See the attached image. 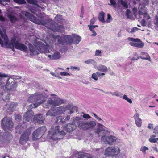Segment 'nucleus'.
<instances>
[{
    "instance_id": "4",
    "label": "nucleus",
    "mask_w": 158,
    "mask_h": 158,
    "mask_svg": "<svg viewBox=\"0 0 158 158\" xmlns=\"http://www.w3.org/2000/svg\"><path fill=\"white\" fill-rule=\"evenodd\" d=\"M46 100L45 98L40 93H35L30 95L28 97L27 101L31 103L36 102L35 103L30 105V108H36Z\"/></svg>"
},
{
    "instance_id": "18",
    "label": "nucleus",
    "mask_w": 158,
    "mask_h": 158,
    "mask_svg": "<svg viewBox=\"0 0 158 158\" xmlns=\"http://www.w3.org/2000/svg\"><path fill=\"white\" fill-rule=\"evenodd\" d=\"M34 114V112L32 110H29L27 112L23 115V122L25 123L27 121L30 122L31 121Z\"/></svg>"
},
{
    "instance_id": "17",
    "label": "nucleus",
    "mask_w": 158,
    "mask_h": 158,
    "mask_svg": "<svg viewBox=\"0 0 158 158\" xmlns=\"http://www.w3.org/2000/svg\"><path fill=\"white\" fill-rule=\"evenodd\" d=\"M101 131H103L104 135L106 134L108 135L109 134L111 133L110 130H107L106 127L100 123H98V127L97 128L96 132L99 135Z\"/></svg>"
},
{
    "instance_id": "33",
    "label": "nucleus",
    "mask_w": 158,
    "mask_h": 158,
    "mask_svg": "<svg viewBox=\"0 0 158 158\" xmlns=\"http://www.w3.org/2000/svg\"><path fill=\"white\" fill-rule=\"evenodd\" d=\"M99 20L102 23H104L105 21L104 20V13L103 12L100 13L98 17Z\"/></svg>"
},
{
    "instance_id": "11",
    "label": "nucleus",
    "mask_w": 158,
    "mask_h": 158,
    "mask_svg": "<svg viewBox=\"0 0 158 158\" xmlns=\"http://www.w3.org/2000/svg\"><path fill=\"white\" fill-rule=\"evenodd\" d=\"M56 23L51 19L47 20L46 26L47 28L52 30L53 31H58L62 32L64 30V27L63 26H58L56 27Z\"/></svg>"
},
{
    "instance_id": "54",
    "label": "nucleus",
    "mask_w": 158,
    "mask_h": 158,
    "mask_svg": "<svg viewBox=\"0 0 158 158\" xmlns=\"http://www.w3.org/2000/svg\"><path fill=\"white\" fill-rule=\"evenodd\" d=\"M126 14L127 16L130 19H131V17L130 16V15L131 14V12L129 10L127 9V10Z\"/></svg>"
},
{
    "instance_id": "27",
    "label": "nucleus",
    "mask_w": 158,
    "mask_h": 158,
    "mask_svg": "<svg viewBox=\"0 0 158 158\" xmlns=\"http://www.w3.org/2000/svg\"><path fill=\"white\" fill-rule=\"evenodd\" d=\"M139 15H142L143 13L146 11L145 7L143 5L140 4L139 7Z\"/></svg>"
},
{
    "instance_id": "56",
    "label": "nucleus",
    "mask_w": 158,
    "mask_h": 158,
    "mask_svg": "<svg viewBox=\"0 0 158 158\" xmlns=\"http://www.w3.org/2000/svg\"><path fill=\"white\" fill-rule=\"evenodd\" d=\"M83 157L82 158H91L90 156L87 153H84L83 155Z\"/></svg>"
},
{
    "instance_id": "47",
    "label": "nucleus",
    "mask_w": 158,
    "mask_h": 158,
    "mask_svg": "<svg viewBox=\"0 0 158 158\" xmlns=\"http://www.w3.org/2000/svg\"><path fill=\"white\" fill-rule=\"evenodd\" d=\"M60 74L62 76H69L70 74L66 72H60Z\"/></svg>"
},
{
    "instance_id": "39",
    "label": "nucleus",
    "mask_w": 158,
    "mask_h": 158,
    "mask_svg": "<svg viewBox=\"0 0 158 158\" xmlns=\"http://www.w3.org/2000/svg\"><path fill=\"white\" fill-rule=\"evenodd\" d=\"M154 23L157 27H158V16L156 15L155 16Z\"/></svg>"
},
{
    "instance_id": "19",
    "label": "nucleus",
    "mask_w": 158,
    "mask_h": 158,
    "mask_svg": "<svg viewBox=\"0 0 158 158\" xmlns=\"http://www.w3.org/2000/svg\"><path fill=\"white\" fill-rule=\"evenodd\" d=\"M17 103L15 102H9L5 106V108L8 112L13 111L16 106Z\"/></svg>"
},
{
    "instance_id": "32",
    "label": "nucleus",
    "mask_w": 158,
    "mask_h": 158,
    "mask_svg": "<svg viewBox=\"0 0 158 158\" xmlns=\"http://www.w3.org/2000/svg\"><path fill=\"white\" fill-rule=\"evenodd\" d=\"M8 17L10 19V21L12 23H14L17 20V19L15 16H14L11 14H10L8 15Z\"/></svg>"
},
{
    "instance_id": "24",
    "label": "nucleus",
    "mask_w": 158,
    "mask_h": 158,
    "mask_svg": "<svg viewBox=\"0 0 158 158\" xmlns=\"http://www.w3.org/2000/svg\"><path fill=\"white\" fill-rule=\"evenodd\" d=\"M10 94L8 93H5L4 94H0V100H3L4 101L9 100L10 99Z\"/></svg>"
},
{
    "instance_id": "51",
    "label": "nucleus",
    "mask_w": 158,
    "mask_h": 158,
    "mask_svg": "<svg viewBox=\"0 0 158 158\" xmlns=\"http://www.w3.org/2000/svg\"><path fill=\"white\" fill-rule=\"evenodd\" d=\"M94 62V60L92 59H88L85 61V63L87 64L92 63Z\"/></svg>"
},
{
    "instance_id": "60",
    "label": "nucleus",
    "mask_w": 158,
    "mask_h": 158,
    "mask_svg": "<svg viewBox=\"0 0 158 158\" xmlns=\"http://www.w3.org/2000/svg\"><path fill=\"white\" fill-rule=\"evenodd\" d=\"M135 56H136L137 57H133L131 59V60H138V59L140 58L138 56V55H137V53H135Z\"/></svg>"
},
{
    "instance_id": "48",
    "label": "nucleus",
    "mask_w": 158,
    "mask_h": 158,
    "mask_svg": "<svg viewBox=\"0 0 158 158\" xmlns=\"http://www.w3.org/2000/svg\"><path fill=\"white\" fill-rule=\"evenodd\" d=\"M101 51L99 50H97L95 52V55L96 56H101Z\"/></svg>"
},
{
    "instance_id": "28",
    "label": "nucleus",
    "mask_w": 158,
    "mask_h": 158,
    "mask_svg": "<svg viewBox=\"0 0 158 158\" xmlns=\"http://www.w3.org/2000/svg\"><path fill=\"white\" fill-rule=\"evenodd\" d=\"M70 118V116H67L66 118L64 119L61 116H59L58 118L57 122L59 123H64L66 120H68Z\"/></svg>"
},
{
    "instance_id": "36",
    "label": "nucleus",
    "mask_w": 158,
    "mask_h": 158,
    "mask_svg": "<svg viewBox=\"0 0 158 158\" xmlns=\"http://www.w3.org/2000/svg\"><path fill=\"white\" fill-rule=\"evenodd\" d=\"M62 19V16L61 15H57L56 17H55V20L57 22H59Z\"/></svg>"
},
{
    "instance_id": "20",
    "label": "nucleus",
    "mask_w": 158,
    "mask_h": 158,
    "mask_svg": "<svg viewBox=\"0 0 158 158\" xmlns=\"http://www.w3.org/2000/svg\"><path fill=\"white\" fill-rule=\"evenodd\" d=\"M127 40L130 41L136 42L135 46L136 47L142 48L144 46V43L139 39L129 37L127 38Z\"/></svg>"
},
{
    "instance_id": "13",
    "label": "nucleus",
    "mask_w": 158,
    "mask_h": 158,
    "mask_svg": "<svg viewBox=\"0 0 158 158\" xmlns=\"http://www.w3.org/2000/svg\"><path fill=\"white\" fill-rule=\"evenodd\" d=\"M119 153V149L117 147H108L105 151L104 155L106 156H114Z\"/></svg>"
},
{
    "instance_id": "2",
    "label": "nucleus",
    "mask_w": 158,
    "mask_h": 158,
    "mask_svg": "<svg viewBox=\"0 0 158 158\" xmlns=\"http://www.w3.org/2000/svg\"><path fill=\"white\" fill-rule=\"evenodd\" d=\"M74 107L72 105H68L52 108L46 113L47 116H56L57 115L67 113L71 114L73 113Z\"/></svg>"
},
{
    "instance_id": "62",
    "label": "nucleus",
    "mask_w": 158,
    "mask_h": 158,
    "mask_svg": "<svg viewBox=\"0 0 158 158\" xmlns=\"http://www.w3.org/2000/svg\"><path fill=\"white\" fill-rule=\"evenodd\" d=\"M136 42L131 41L129 43V44L131 46L135 47Z\"/></svg>"
},
{
    "instance_id": "64",
    "label": "nucleus",
    "mask_w": 158,
    "mask_h": 158,
    "mask_svg": "<svg viewBox=\"0 0 158 158\" xmlns=\"http://www.w3.org/2000/svg\"><path fill=\"white\" fill-rule=\"evenodd\" d=\"M149 2V0H143V4L145 5H147Z\"/></svg>"
},
{
    "instance_id": "22",
    "label": "nucleus",
    "mask_w": 158,
    "mask_h": 158,
    "mask_svg": "<svg viewBox=\"0 0 158 158\" xmlns=\"http://www.w3.org/2000/svg\"><path fill=\"white\" fill-rule=\"evenodd\" d=\"M44 120V118L41 114H39L35 116L33 118V120L35 123H37L40 124H42L43 123Z\"/></svg>"
},
{
    "instance_id": "45",
    "label": "nucleus",
    "mask_w": 158,
    "mask_h": 158,
    "mask_svg": "<svg viewBox=\"0 0 158 158\" xmlns=\"http://www.w3.org/2000/svg\"><path fill=\"white\" fill-rule=\"evenodd\" d=\"M153 133L158 135V125L156 126L153 129Z\"/></svg>"
},
{
    "instance_id": "26",
    "label": "nucleus",
    "mask_w": 158,
    "mask_h": 158,
    "mask_svg": "<svg viewBox=\"0 0 158 158\" xmlns=\"http://www.w3.org/2000/svg\"><path fill=\"white\" fill-rule=\"evenodd\" d=\"M97 69L98 70L103 72H106L108 71L107 67L104 65H99L97 66Z\"/></svg>"
},
{
    "instance_id": "46",
    "label": "nucleus",
    "mask_w": 158,
    "mask_h": 158,
    "mask_svg": "<svg viewBox=\"0 0 158 158\" xmlns=\"http://www.w3.org/2000/svg\"><path fill=\"white\" fill-rule=\"evenodd\" d=\"M14 1L15 2L20 4H24L26 2L24 0H14Z\"/></svg>"
},
{
    "instance_id": "7",
    "label": "nucleus",
    "mask_w": 158,
    "mask_h": 158,
    "mask_svg": "<svg viewBox=\"0 0 158 158\" xmlns=\"http://www.w3.org/2000/svg\"><path fill=\"white\" fill-rule=\"evenodd\" d=\"M15 76H11L8 78L6 80V84L5 86V89L4 90H14L16 88L17 86L16 83L14 81V79H20L21 78L20 77H18V78H15Z\"/></svg>"
},
{
    "instance_id": "12",
    "label": "nucleus",
    "mask_w": 158,
    "mask_h": 158,
    "mask_svg": "<svg viewBox=\"0 0 158 158\" xmlns=\"http://www.w3.org/2000/svg\"><path fill=\"white\" fill-rule=\"evenodd\" d=\"M46 130V127L42 126L36 129L33 133L32 139L34 141L38 140L44 135Z\"/></svg>"
},
{
    "instance_id": "9",
    "label": "nucleus",
    "mask_w": 158,
    "mask_h": 158,
    "mask_svg": "<svg viewBox=\"0 0 158 158\" xmlns=\"http://www.w3.org/2000/svg\"><path fill=\"white\" fill-rule=\"evenodd\" d=\"M1 124L3 129L5 130L11 131L13 127V123L10 118H4L2 120Z\"/></svg>"
},
{
    "instance_id": "31",
    "label": "nucleus",
    "mask_w": 158,
    "mask_h": 158,
    "mask_svg": "<svg viewBox=\"0 0 158 158\" xmlns=\"http://www.w3.org/2000/svg\"><path fill=\"white\" fill-rule=\"evenodd\" d=\"M110 93L112 94V95H115L116 96L118 97H120V98H122V94L120 92H118L117 91H116L115 92H106V94H108Z\"/></svg>"
},
{
    "instance_id": "41",
    "label": "nucleus",
    "mask_w": 158,
    "mask_h": 158,
    "mask_svg": "<svg viewBox=\"0 0 158 158\" xmlns=\"http://www.w3.org/2000/svg\"><path fill=\"white\" fill-rule=\"evenodd\" d=\"M142 15H143V17L147 20H148L151 18L149 15L147 13H143Z\"/></svg>"
},
{
    "instance_id": "55",
    "label": "nucleus",
    "mask_w": 158,
    "mask_h": 158,
    "mask_svg": "<svg viewBox=\"0 0 158 158\" xmlns=\"http://www.w3.org/2000/svg\"><path fill=\"white\" fill-rule=\"evenodd\" d=\"M21 118V116L19 114H16L15 116V118L16 120L19 121Z\"/></svg>"
},
{
    "instance_id": "57",
    "label": "nucleus",
    "mask_w": 158,
    "mask_h": 158,
    "mask_svg": "<svg viewBox=\"0 0 158 158\" xmlns=\"http://www.w3.org/2000/svg\"><path fill=\"white\" fill-rule=\"evenodd\" d=\"M153 124L152 123H149L148 124L147 127L150 129H153Z\"/></svg>"
},
{
    "instance_id": "52",
    "label": "nucleus",
    "mask_w": 158,
    "mask_h": 158,
    "mask_svg": "<svg viewBox=\"0 0 158 158\" xmlns=\"http://www.w3.org/2000/svg\"><path fill=\"white\" fill-rule=\"evenodd\" d=\"M139 30L136 27H134L131 30L130 33H132Z\"/></svg>"
},
{
    "instance_id": "16",
    "label": "nucleus",
    "mask_w": 158,
    "mask_h": 158,
    "mask_svg": "<svg viewBox=\"0 0 158 158\" xmlns=\"http://www.w3.org/2000/svg\"><path fill=\"white\" fill-rule=\"evenodd\" d=\"M32 130V128L31 127L24 131L21 136L19 142L20 144H24L26 142L29 140V136L30 135Z\"/></svg>"
},
{
    "instance_id": "8",
    "label": "nucleus",
    "mask_w": 158,
    "mask_h": 158,
    "mask_svg": "<svg viewBox=\"0 0 158 158\" xmlns=\"http://www.w3.org/2000/svg\"><path fill=\"white\" fill-rule=\"evenodd\" d=\"M51 96H53V98L50 99L47 101V105L44 106L45 108H49L52 106H58L64 102V100L59 98L56 95L51 94Z\"/></svg>"
},
{
    "instance_id": "34",
    "label": "nucleus",
    "mask_w": 158,
    "mask_h": 158,
    "mask_svg": "<svg viewBox=\"0 0 158 158\" xmlns=\"http://www.w3.org/2000/svg\"><path fill=\"white\" fill-rule=\"evenodd\" d=\"M149 150V148L145 146H143L140 148V150L144 154L146 153V151Z\"/></svg>"
},
{
    "instance_id": "44",
    "label": "nucleus",
    "mask_w": 158,
    "mask_h": 158,
    "mask_svg": "<svg viewBox=\"0 0 158 158\" xmlns=\"http://www.w3.org/2000/svg\"><path fill=\"white\" fill-rule=\"evenodd\" d=\"M92 114L94 116L95 118H96L98 121H101L102 122H103V121L102 120L100 117H98L95 113H92Z\"/></svg>"
},
{
    "instance_id": "15",
    "label": "nucleus",
    "mask_w": 158,
    "mask_h": 158,
    "mask_svg": "<svg viewBox=\"0 0 158 158\" xmlns=\"http://www.w3.org/2000/svg\"><path fill=\"white\" fill-rule=\"evenodd\" d=\"M112 132L111 131V133L109 135H103L102 137V141L106 144H110L112 142L115 141L116 139V137L112 136Z\"/></svg>"
},
{
    "instance_id": "25",
    "label": "nucleus",
    "mask_w": 158,
    "mask_h": 158,
    "mask_svg": "<svg viewBox=\"0 0 158 158\" xmlns=\"http://www.w3.org/2000/svg\"><path fill=\"white\" fill-rule=\"evenodd\" d=\"M141 54L142 56L140 57V58L143 59L151 61L150 57L148 53L146 52H142Z\"/></svg>"
},
{
    "instance_id": "59",
    "label": "nucleus",
    "mask_w": 158,
    "mask_h": 158,
    "mask_svg": "<svg viewBox=\"0 0 158 158\" xmlns=\"http://www.w3.org/2000/svg\"><path fill=\"white\" fill-rule=\"evenodd\" d=\"M83 117L85 118H90V116L88 114H85L83 115Z\"/></svg>"
},
{
    "instance_id": "6",
    "label": "nucleus",
    "mask_w": 158,
    "mask_h": 158,
    "mask_svg": "<svg viewBox=\"0 0 158 158\" xmlns=\"http://www.w3.org/2000/svg\"><path fill=\"white\" fill-rule=\"evenodd\" d=\"M51 37L55 40H57L58 44L63 45L70 44L73 41V38L70 35H62L60 36L59 35H56L54 34H52Z\"/></svg>"
},
{
    "instance_id": "29",
    "label": "nucleus",
    "mask_w": 158,
    "mask_h": 158,
    "mask_svg": "<svg viewBox=\"0 0 158 158\" xmlns=\"http://www.w3.org/2000/svg\"><path fill=\"white\" fill-rule=\"evenodd\" d=\"M156 135H151L150 138L149 139V141L152 143H156L158 141V138H156Z\"/></svg>"
},
{
    "instance_id": "40",
    "label": "nucleus",
    "mask_w": 158,
    "mask_h": 158,
    "mask_svg": "<svg viewBox=\"0 0 158 158\" xmlns=\"http://www.w3.org/2000/svg\"><path fill=\"white\" fill-rule=\"evenodd\" d=\"M112 21V18H111V15L110 14H107V19L105 22L107 23H109L110 22H111Z\"/></svg>"
},
{
    "instance_id": "38",
    "label": "nucleus",
    "mask_w": 158,
    "mask_h": 158,
    "mask_svg": "<svg viewBox=\"0 0 158 158\" xmlns=\"http://www.w3.org/2000/svg\"><path fill=\"white\" fill-rule=\"evenodd\" d=\"M123 98L126 100L130 103H131L132 102V100L129 98L126 95L124 94L123 95Z\"/></svg>"
},
{
    "instance_id": "37",
    "label": "nucleus",
    "mask_w": 158,
    "mask_h": 158,
    "mask_svg": "<svg viewBox=\"0 0 158 158\" xmlns=\"http://www.w3.org/2000/svg\"><path fill=\"white\" fill-rule=\"evenodd\" d=\"M22 130V127L20 125H18L15 128V131L17 133H20Z\"/></svg>"
},
{
    "instance_id": "5",
    "label": "nucleus",
    "mask_w": 158,
    "mask_h": 158,
    "mask_svg": "<svg viewBox=\"0 0 158 158\" xmlns=\"http://www.w3.org/2000/svg\"><path fill=\"white\" fill-rule=\"evenodd\" d=\"M17 38H16V40L15 38H12L11 40L10 43L9 42V40L7 38V41L6 44V46H2L5 48H10L11 49H13L14 51V48L21 51H26L27 50V47L24 44L19 43L16 41Z\"/></svg>"
},
{
    "instance_id": "14",
    "label": "nucleus",
    "mask_w": 158,
    "mask_h": 158,
    "mask_svg": "<svg viewBox=\"0 0 158 158\" xmlns=\"http://www.w3.org/2000/svg\"><path fill=\"white\" fill-rule=\"evenodd\" d=\"M96 125V122L94 121H92L85 122H82L79 123V126L81 129L86 130L93 128Z\"/></svg>"
},
{
    "instance_id": "1",
    "label": "nucleus",
    "mask_w": 158,
    "mask_h": 158,
    "mask_svg": "<svg viewBox=\"0 0 158 158\" xmlns=\"http://www.w3.org/2000/svg\"><path fill=\"white\" fill-rule=\"evenodd\" d=\"M62 128L63 129H60L59 126L57 125L52 126L48 131V136L54 140L61 139L65 135V132L64 130L70 132L75 129L76 126L74 124H68L64 125Z\"/></svg>"
},
{
    "instance_id": "23",
    "label": "nucleus",
    "mask_w": 158,
    "mask_h": 158,
    "mask_svg": "<svg viewBox=\"0 0 158 158\" xmlns=\"http://www.w3.org/2000/svg\"><path fill=\"white\" fill-rule=\"evenodd\" d=\"M7 76V75L4 74L0 73V85H4V86L6 83V79L5 78Z\"/></svg>"
},
{
    "instance_id": "30",
    "label": "nucleus",
    "mask_w": 158,
    "mask_h": 158,
    "mask_svg": "<svg viewBox=\"0 0 158 158\" xmlns=\"http://www.w3.org/2000/svg\"><path fill=\"white\" fill-rule=\"evenodd\" d=\"M52 57V59L57 60L60 58L61 54L59 52L56 51L54 53Z\"/></svg>"
},
{
    "instance_id": "49",
    "label": "nucleus",
    "mask_w": 158,
    "mask_h": 158,
    "mask_svg": "<svg viewBox=\"0 0 158 158\" xmlns=\"http://www.w3.org/2000/svg\"><path fill=\"white\" fill-rule=\"evenodd\" d=\"M97 76L99 77L100 78L102 77V76L105 75V73H101L98 72H96Z\"/></svg>"
},
{
    "instance_id": "3",
    "label": "nucleus",
    "mask_w": 158,
    "mask_h": 158,
    "mask_svg": "<svg viewBox=\"0 0 158 158\" xmlns=\"http://www.w3.org/2000/svg\"><path fill=\"white\" fill-rule=\"evenodd\" d=\"M34 46L35 48L31 44L29 45L31 55H37L39 54L38 51L41 53L49 52L48 49L49 46L46 44H45L42 42H37L36 43H34Z\"/></svg>"
},
{
    "instance_id": "61",
    "label": "nucleus",
    "mask_w": 158,
    "mask_h": 158,
    "mask_svg": "<svg viewBox=\"0 0 158 158\" xmlns=\"http://www.w3.org/2000/svg\"><path fill=\"white\" fill-rule=\"evenodd\" d=\"M96 21V18H93L90 20V24H94Z\"/></svg>"
},
{
    "instance_id": "35",
    "label": "nucleus",
    "mask_w": 158,
    "mask_h": 158,
    "mask_svg": "<svg viewBox=\"0 0 158 158\" xmlns=\"http://www.w3.org/2000/svg\"><path fill=\"white\" fill-rule=\"evenodd\" d=\"M73 40H74V42L75 43L78 44L81 40V38L79 36L75 35L74 37Z\"/></svg>"
},
{
    "instance_id": "42",
    "label": "nucleus",
    "mask_w": 158,
    "mask_h": 158,
    "mask_svg": "<svg viewBox=\"0 0 158 158\" xmlns=\"http://www.w3.org/2000/svg\"><path fill=\"white\" fill-rule=\"evenodd\" d=\"M88 27L89 28V29L91 31H92L94 30V29L96 27H98V26L97 25H88Z\"/></svg>"
},
{
    "instance_id": "43",
    "label": "nucleus",
    "mask_w": 158,
    "mask_h": 158,
    "mask_svg": "<svg viewBox=\"0 0 158 158\" xmlns=\"http://www.w3.org/2000/svg\"><path fill=\"white\" fill-rule=\"evenodd\" d=\"M91 77L94 80L97 81L98 80V76L96 73H93L91 76Z\"/></svg>"
},
{
    "instance_id": "53",
    "label": "nucleus",
    "mask_w": 158,
    "mask_h": 158,
    "mask_svg": "<svg viewBox=\"0 0 158 158\" xmlns=\"http://www.w3.org/2000/svg\"><path fill=\"white\" fill-rule=\"evenodd\" d=\"M27 1L29 3L33 4H36V2L35 0H27Z\"/></svg>"
},
{
    "instance_id": "58",
    "label": "nucleus",
    "mask_w": 158,
    "mask_h": 158,
    "mask_svg": "<svg viewBox=\"0 0 158 158\" xmlns=\"http://www.w3.org/2000/svg\"><path fill=\"white\" fill-rule=\"evenodd\" d=\"M141 25L143 26H145L146 25V22L145 20L144 19H142L141 22Z\"/></svg>"
},
{
    "instance_id": "50",
    "label": "nucleus",
    "mask_w": 158,
    "mask_h": 158,
    "mask_svg": "<svg viewBox=\"0 0 158 158\" xmlns=\"http://www.w3.org/2000/svg\"><path fill=\"white\" fill-rule=\"evenodd\" d=\"M121 4L122 5L126 8L128 7V4L127 2L126 1H122Z\"/></svg>"
},
{
    "instance_id": "10",
    "label": "nucleus",
    "mask_w": 158,
    "mask_h": 158,
    "mask_svg": "<svg viewBox=\"0 0 158 158\" xmlns=\"http://www.w3.org/2000/svg\"><path fill=\"white\" fill-rule=\"evenodd\" d=\"M23 14L25 15V16L27 19H29L33 23L37 24H42L46 26L47 23V20L45 21L44 20H40L38 19H36L35 17L31 13L27 12L24 11Z\"/></svg>"
},
{
    "instance_id": "63",
    "label": "nucleus",
    "mask_w": 158,
    "mask_h": 158,
    "mask_svg": "<svg viewBox=\"0 0 158 158\" xmlns=\"http://www.w3.org/2000/svg\"><path fill=\"white\" fill-rule=\"evenodd\" d=\"M116 0H110L111 4L112 5H115L116 3Z\"/></svg>"
},
{
    "instance_id": "21",
    "label": "nucleus",
    "mask_w": 158,
    "mask_h": 158,
    "mask_svg": "<svg viewBox=\"0 0 158 158\" xmlns=\"http://www.w3.org/2000/svg\"><path fill=\"white\" fill-rule=\"evenodd\" d=\"M134 118L136 125L138 127H140L142 125V120L139 118V114L138 113H135L134 116Z\"/></svg>"
}]
</instances>
